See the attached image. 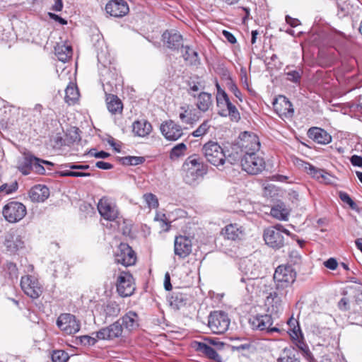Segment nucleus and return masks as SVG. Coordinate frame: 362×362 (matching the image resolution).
<instances>
[{
    "label": "nucleus",
    "instance_id": "obj_1",
    "mask_svg": "<svg viewBox=\"0 0 362 362\" xmlns=\"http://www.w3.org/2000/svg\"><path fill=\"white\" fill-rule=\"evenodd\" d=\"M182 170L185 173L184 179L186 183L192 185L199 177L207 173V165L197 155L189 156L182 165Z\"/></svg>",
    "mask_w": 362,
    "mask_h": 362
},
{
    "label": "nucleus",
    "instance_id": "obj_2",
    "mask_svg": "<svg viewBox=\"0 0 362 362\" xmlns=\"http://www.w3.org/2000/svg\"><path fill=\"white\" fill-rule=\"evenodd\" d=\"M216 88L218 114L221 117H229L231 121L238 122L240 119V112L230 100L226 92L221 88L218 81L216 82Z\"/></svg>",
    "mask_w": 362,
    "mask_h": 362
},
{
    "label": "nucleus",
    "instance_id": "obj_3",
    "mask_svg": "<svg viewBox=\"0 0 362 362\" xmlns=\"http://www.w3.org/2000/svg\"><path fill=\"white\" fill-rule=\"evenodd\" d=\"M202 152L206 160L214 166L223 165L226 153L216 141H209L202 146Z\"/></svg>",
    "mask_w": 362,
    "mask_h": 362
},
{
    "label": "nucleus",
    "instance_id": "obj_4",
    "mask_svg": "<svg viewBox=\"0 0 362 362\" xmlns=\"http://www.w3.org/2000/svg\"><path fill=\"white\" fill-rule=\"evenodd\" d=\"M98 60L100 63L105 64V61L103 60L102 54H98ZM100 81L105 93L112 92L113 88L119 83L120 77L119 72L115 67H107L104 64V67L100 69Z\"/></svg>",
    "mask_w": 362,
    "mask_h": 362
},
{
    "label": "nucleus",
    "instance_id": "obj_5",
    "mask_svg": "<svg viewBox=\"0 0 362 362\" xmlns=\"http://www.w3.org/2000/svg\"><path fill=\"white\" fill-rule=\"evenodd\" d=\"M115 286L117 293L122 298L131 296L136 289L133 276L126 271L119 272Z\"/></svg>",
    "mask_w": 362,
    "mask_h": 362
},
{
    "label": "nucleus",
    "instance_id": "obj_6",
    "mask_svg": "<svg viewBox=\"0 0 362 362\" xmlns=\"http://www.w3.org/2000/svg\"><path fill=\"white\" fill-rule=\"evenodd\" d=\"M296 273L289 265H280L274 272V280L277 289H283L291 286L296 279Z\"/></svg>",
    "mask_w": 362,
    "mask_h": 362
},
{
    "label": "nucleus",
    "instance_id": "obj_7",
    "mask_svg": "<svg viewBox=\"0 0 362 362\" xmlns=\"http://www.w3.org/2000/svg\"><path fill=\"white\" fill-rule=\"evenodd\" d=\"M241 166L248 174L257 175L265 168V162L262 157L255 153L244 154L241 158Z\"/></svg>",
    "mask_w": 362,
    "mask_h": 362
},
{
    "label": "nucleus",
    "instance_id": "obj_8",
    "mask_svg": "<svg viewBox=\"0 0 362 362\" xmlns=\"http://www.w3.org/2000/svg\"><path fill=\"white\" fill-rule=\"evenodd\" d=\"M58 328L66 335H74L79 332L81 322L71 313H62L56 322Z\"/></svg>",
    "mask_w": 362,
    "mask_h": 362
},
{
    "label": "nucleus",
    "instance_id": "obj_9",
    "mask_svg": "<svg viewBox=\"0 0 362 362\" xmlns=\"http://www.w3.org/2000/svg\"><path fill=\"white\" fill-rule=\"evenodd\" d=\"M228 315L223 311H214L209 316L208 326L215 334H223L230 325Z\"/></svg>",
    "mask_w": 362,
    "mask_h": 362
},
{
    "label": "nucleus",
    "instance_id": "obj_10",
    "mask_svg": "<svg viewBox=\"0 0 362 362\" xmlns=\"http://www.w3.org/2000/svg\"><path fill=\"white\" fill-rule=\"evenodd\" d=\"M238 146L244 154L255 153L260 148V142L258 136L252 132H244L239 136Z\"/></svg>",
    "mask_w": 362,
    "mask_h": 362
},
{
    "label": "nucleus",
    "instance_id": "obj_11",
    "mask_svg": "<svg viewBox=\"0 0 362 362\" xmlns=\"http://www.w3.org/2000/svg\"><path fill=\"white\" fill-rule=\"evenodd\" d=\"M26 207L21 202H11L6 204L2 211L5 219L10 223H16L26 215Z\"/></svg>",
    "mask_w": 362,
    "mask_h": 362
},
{
    "label": "nucleus",
    "instance_id": "obj_12",
    "mask_svg": "<svg viewBox=\"0 0 362 362\" xmlns=\"http://www.w3.org/2000/svg\"><path fill=\"white\" fill-rule=\"evenodd\" d=\"M115 262L124 267L134 265L136 262V253L128 244L121 243L115 252Z\"/></svg>",
    "mask_w": 362,
    "mask_h": 362
},
{
    "label": "nucleus",
    "instance_id": "obj_13",
    "mask_svg": "<svg viewBox=\"0 0 362 362\" xmlns=\"http://www.w3.org/2000/svg\"><path fill=\"white\" fill-rule=\"evenodd\" d=\"M21 286L23 292L33 299L38 298L43 291V288L38 279L31 275L22 276Z\"/></svg>",
    "mask_w": 362,
    "mask_h": 362
},
{
    "label": "nucleus",
    "instance_id": "obj_14",
    "mask_svg": "<svg viewBox=\"0 0 362 362\" xmlns=\"http://www.w3.org/2000/svg\"><path fill=\"white\" fill-rule=\"evenodd\" d=\"M250 323L253 329L265 331L267 333L279 332L280 329L276 327H272L273 317L269 313L257 315L250 319Z\"/></svg>",
    "mask_w": 362,
    "mask_h": 362
},
{
    "label": "nucleus",
    "instance_id": "obj_15",
    "mask_svg": "<svg viewBox=\"0 0 362 362\" xmlns=\"http://www.w3.org/2000/svg\"><path fill=\"white\" fill-rule=\"evenodd\" d=\"M282 226L276 225L264 230V240L269 247L279 249L284 245V236L281 230Z\"/></svg>",
    "mask_w": 362,
    "mask_h": 362
},
{
    "label": "nucleus",
    "instance_id": "obj_16",
    "mask_svg": "<svg viewBox=\"0 0 362 362\" xmlns=\"http://www.w3.org/2000/svg\"><path fill=\"white\" fill-rule=\"evenodd\" d=\"M123 328L119 320L110 325L100 329L95 333L97 339L100 340H112L122 335Z\"/></svg>",
    "mask_w": 362,
    "mask_h": 362
},
{
    "label": "nucleus",
    "instance_id": "obj_17",
    "mask_svg": "<svg viewBox=\"0 0 362 362\" xmlns=\"http://www.w3.org/2000/svg\"><path fill=\"white\" fill-rule=\"evenodd\" d=\"M273 107L280 117L289 118L291 117L294 113L291 103L284 95H279L275 99L273 102Z\"/></svg>",
    "mask_w": 362,
    "mask_h": 362
},
{
    "label": "nucleus",
    "instance_id": "obj_18",
    "mask_svg": "<svg viewBox=\"0 0 362 362\" xmlns=\"http://www.w3.org/2000/svg\"><path fill=\"white\" fill-rule=\"evenodd\" d=\"M160 129L165 138L169 141H176L183 135L182 127L173 120L163 123Z\"/></svg>",
    "mask_w": 362,
    "mask_h": 362
},
{
    "label": "nucleus",
    "instance_id": "obj_19",
    "mask_svg": "<svg viewBox=\"0 0 362 362\" xmlns=\"http://www.w3.org/2000/svg\"><path fill=\"white\" fill-rule=\"evenodd\" d=\"M98 210L102 217L108 221H115L118 216V211L115 204L103 197L98 204Z\"/></svg>",
    "mask_w": 362,
    "mask_h": 362
},
{
    "label": "nucleus",
    "instance_id": "obj_20",
    "mask_svg": "<svg viewBox=\"0 0 362 362\" xmlns=\"http://www.w3.org/2000/svg\"><path fill=\"white\" fill-rule=\"evenodd\" d=\"M105 11L111 16L121 18L128 13L129 8L124 0H110L105 6Z\"/></svg>",
    "mask_w": 362,
    "mask_h": 362
},
{
    "label": "nucleus",
    "instance_id": "obj_21",
    "mask_svg": "<svg viewBox=\"0 0 362 362\" xmlns=\"http://www.w3.org/2000/svg\"><path fill=\"white\" fill-rule=\"evenodd\" d=\"M192 240L184 235L177 236L174 243V252L180 258L187 257L192 252Z\"/></svg>",
    "mask_w": 362,
    "mask_h": 362
},
{
    "label": "nucleus",
    "instance_id": "obj_22",
    "mask_svg": "<svg viewBox=\"0 0 362 362\" xmlns=\"http://www.w3.org/2000/svg\"><path fill=\"white\" fill-rule=\"evenodd\" d=\"M192 347L210 360L214 362H222V357L217 353V349L210 346L207 342L194 341Z\"/></svg>",
    "mask_w": 362,
    "mask_h": 362
},
{
    "label": "nucleus",
    "instance_id": "obj_23",
    "mask_svg": "<svg viewBox=\"0 0 362 362\" xmlns=\"http://www.w3.org/2000/svg\"><path fill=\"white\" fill-rule=\"evenodd\" d=\"M163 42L172 49H178L182 42V36L175 30H166L162 35Z\"/></svg>",
    "mask_w": 362,
    "mask_h": 362
},
{
    "label": "nucleus",
    "instance_id": "obj_24",
    "mask_svg": "<svg viewBox=\"0 0 362 362\" xmlns=\"http://www.w3.org/2000/svg\"><path fill=\"white\" fill-rule=\"evenodd\" d=\"M225 238L230 240H239L244 236L243 227L237 223H230L226 226L221 231Z\"/></svg>",
    "mask_w": 362,
    "mask_h": 362
},
{
    "label": "nucleus",
    "instance_id": "obj_25",
    "mask_svg": "<svg viewBox=\"0 0 362 362\" xmlns=\"http://www.w3.org/2000/svg\"><path fill=\"white\" fill-rule=\"evenodd\" d=\"M310 139L320 144H327L331 142L332 136L323 129L319 127H311L308 132Z\"/></svg>",
    "mask_w": 362,
    "mask_h": 362
},
{
    "label": "nucleus",
    "instance_id": "obj_26",
    "mask_svg": "<svg viewBox=\"0 0 362 362\" xmlns=\"http://www.w3.org/2000/svg\"><path fill=\"white\" fill-rule=\"evenodd\" d=\"M265 305L267 307L268 313L272 315H276L282 310L281 297L276 291L270 293L266 298Z\"/></svg>",
    "mask_w": 362,
    "mask_h": 362
},
{
    "label": "nucleus",
    "instance_id": "obj_27",
    "mask_svg": "<svg viewBox=\"0 0 362 362\" xmlns=\"http://www.w3.org/2000/svg\"><path fill=\"white\" fill-rule=\"evenodd\" d=\"M49 196V189L42 185H37L33 187L29 192V197L34 202H43Z\"/></svg>",
    "mask_w": 362,
    "mask_h": 362
},
{
    "label": "nucleus",
    "instance_id": "obj_28",
    "mask_svg": "<svg viewBox=\"0 0 362 362\" xmlns=\"http://www.w3.org/2000/svg\"><path fill=\"white\" fill-rule=\"evenodd\" d=\"M122 327L129 331L136 329L139 327V317L138 314L132 310L127 312L119 320Z\"/></svg>",
    "mask_w": 362,
    "mask_h": 362
},
{
    "label": "nucleus",
    "instance_id": "obj_29",
    "mask_svg": "<svg viewBox=\"0 0 362 362\" xmlns=\"http://www.w3.org/2000/svg\"><path fill=\"white\" fill-rule=\"evenodd\" d=\"M304 168L309 175L319 182H325L326 184L329 183V174L324 170L317 168L308 163H304Z\"/></svg>",
    "mask_w": 362,
    "mask_h": 362
},
{
    "label": "nucleus",
    "instance_id": "obj_30",
    "mask_svg": "<svg viewBox=\"0 0 362 362\" xmlns=\"http://www.w3.org/2000/svg\"><path fill=\"white\" fill-rule=\"evenodd\" d=\"M304 168L309 175L319 182H325L326 184L329 183V174L324 170L317 168L308 163H304Z\"/></svg>",
    "mask_w": 362,
    "mask_h": 362
},
{
    "label": "nucleus",
    "instance_id": "obj_31",
    "mask_svg": "<svg viewBox=\"0 0 362 362\" xmlns=\"http://www.w3.org/2000/svg\"><path fill=\"white\" fill-rule=\"evenodd\" d=\"M4 245L8 252L15 253L23 247L24 242L19 235H8L6 237Z\"/></svg>",
    "mask_w": 362,
    "mask_h": 362
},
{
    "label": "nucleus",
    "instance_id": "obj_32",
    "mask_svg": "<svg viewBox=\"0 0 362 362\" xmlns=\"http://www.w3.org/2000/svg\"><path fill=\"white\" fill-rule=\"evenodd\" d=\"M151 131V124L146 119L137 120L133 123V132L138 136L144 137L150 134Z\"/></svg>",
    "mask_w": 362,
    "mask_h": 362
},
{
    "label": "nucleus",
    "instance_id": "obj_33",
    "mask_svg": "<svg viewBox=\"0 0 362 362\" xmlns=\"http://www.w3.org/2000/svg\"><path fill=\"white\" fill-rule=\"evenodd\" d=\"M33 158L34 156L28 153L18 159L17 168L23 175H28L32 171Z\"/></svg>",
    "mask_w": 362,
    "mask_h": 362
},
{
    "label": "nucleus",
    "instance_id": "obj_34",
    "mask_svg": "<svg viewBox=\"0 0 362 362\" xmlns=\"http://www.w3.org/2000/svg\"><path fill=\"white\" fill-rule=\"evenodd\" d=\"M106 103L109 112L112 114L121 113L123 105L118 97L113 94L106 93Z\"/></svg>",
    "mask_w": 362,
    "mask_h": 362
},
{
    "label": "nucleus",
    "instance_id": "obj_35",
    "mask_svg": "<svg viewBox=\"0 0 362 362\" xmlns=\"http://www.w3.org/2000/svg\"><path fill=\"white\" fill-rule=\"evenodd\" d=\"M55 54L59 61L67 62L72 56V47L64 44H57L54 47Z\"/></svg>",
    "mask_w": 362,
    "mask_h": 362
},
{
    "label": "nucleus",
    "instance_id": "obj_36",
    "mask_svg": "<svg viewBox=\"0 0 362 362\" xmlns=\"http://www.w3.org/2000/svg\"><path fill=\"white\" fill-rule=\"evenodd\" d=\"M211 105L212 100L211 94L206 92H202L198 95L197 107L200 111L203 112H206Z\"/></svg>",
    "mask_w": 362,
    "mask_h": 362
},
{
    "label": "nucleus",
    "instance_id": "obj_37",
    "mask_svg": "<svg viewBox=\"0 0 362 362\" xmlns=\"http://www.w3.org/2000/svg\"><path fill=\"white\" fill-rule=\"evenodd\" d=\"M186 295L182 293H173L169 299V303L174 310H180L187 304Z\"/></svg>",
    "mask_w": 362,
    "mask_h": 362
},
{
    "label": "nucleus",
    "instance_id": "obj_38",
    "mask_svg": "<svg viewBox=\"0 0 362 362\" xmlns=\"http://www.w3.org/2000/svg\"><path fill=\"white\" fill-rule=\"evenodd\" d=\"M278 362H300L298 354L294 349H284Z\"/></svg>",
    "mask_w": 362,
    "mask_h": 362
},
{
    "label": "nucleus",
    "instance_id": "obj_39",
    "mask_svg": "<svg viewBox=\"0 0 362 362\" xmlns=\"http://www.w3.org/2000/svg\"><path fill=\"white\" fill-rule=\"evenodd\" d=\"M105 317H116L120 312V306L115 301H109L103 305Z\"/></svg>",
    "mask_w": 362,
    "mask_h": 362
},
{
    "label": "nucleus",
    "instance_id": "obj_40",
    "mask_svg": "<svg viewBox=\"0 0 362 362\" xmlns=\"http://www.w3.org/2000/svg\"><path fill=\"white\" fill-rule=\"evenodd\" d=\"M182 57L191 65H196L198 62V54L188 46L183 47Z\"/></svg>",
    "mask_w": 362,
    "mask_h": 362
},
{
    "label": "nucleus",
    "instance_id": "obj_41",
    "mask_svg": "<svg viewBox=\"0 0 362 362\" xmlns=\"http://www.w3.org/2000/svg\"><path fill=\"white\" fill-rule=\"evenodd\" d=\"M296 341L297 347L301 351L302 354L305 358L309 362H315V358L310 352L308 346L304 341L303 337Z\"/></svg>",
    "mask_w": 362,
    "mask_h": 362
},
{
    "label": "nucleus",
    "instance_id": "obj_42",
    "mask_svg": "<svg viewBox=\"0 0 362 362\" xmlns=\"http://www.w3.org/2000/svg\"><path fill=\"white\" fill-rule=\"evenodd\" d=\"M79 93L76 86H68L65 90V101L69 104L74 103L78 98Z\"/></svg>",
    "mask_w": 362,
    "mask_h": 362
},
{
    "label": "nucleus",
    "instance_id": "obj_43",
    "mask_svg": "<svg viewBox=\"0 0 362 362\" xmlns=\"http://www.w3.org/2000/svg\"><path fill=\"white\" fill-rule=\"evenodd\" d=\"M145 158L142 156H124L119 158V162L124 165H137L142 164Z\"/></svg>",
    "mask_w": 362,
    "mask_h": 362
},
{
    "label": "nucleus",
    "instance_id": "obj_44",
    "mask_svg": "<svg viewBox=\"0 0 362 362\" xmlns=\"http://www.w3.org/2000/svg\"><path fill=\"white\" fill-rule=\"evenodd\" d=\"M271 215L279 219V220H286L288 217V213L286 209L281 205H276L272 208Z\"/></svg>",
    "mask_w": 362,
    "mask_h": 362
},
{
    "label": "nucleus",
    "instance_id": "obj_45",
    "mask_svg": "<svg viewBox=\"0 0 362 362\" xmlns=\"http://www.w3.org/2000/svg\"><path fill=\"white\" fill-rule=\"evenodd\" d=\"M211 127L210 121L204 120L192 133L194 137H201L205 135Z\"/></svg>",
    "mask_w": 362,
    "mask_h": 362
},
{
    "label": "nucleus",
    "instance_id": "obj_46",
    "mask_svg": "<svg viewBox=\"0 0 362 362\" xmlns=\"http://www.w3.org/2000/svg\"><path fill=\"white\" fill-rule=\"evenodd\" d=\"M186 149L187 146L184 143L177 144L170 151V159L174 160L184 155V152L185 151Z\"/></svg>",
    "mask_w": 362,
    "mask_h": 362
},
{
    "label": "nucleus",
    "instance_id": "obj_47",
    "mask_svg": "<svg viewBox=\"0 0 362 362\" xmlns=\"http://www.w3.org/2000/svg\"><path fill=\"white\" fill-rule=\"evenodd\" d=\"M148 207L150 209H156L159 206L158 200L156 196L152 193H146L143 195Z\"/></svg>",
    "mask_w": 362,
    "mask_h": 362
},
{
    "label": "nucleus",
    "instance_id": "obj_48",
    "mask_svg": "<svg viewBox=\"0 0 362 362\" xmlns=\"http://www.w3.org/2000/svg\"><path fill=\"white\" fill-rule=\"evenodd\" d=\"M69 358V354L63 350L54 351L52 354V360L53 362H67Z\"/></svg>",
    "mask_w": 362,
    "mask_h": 362
},
{
    "label": "nucleus",
    "instance_id": "obj_49",
    "mask_svg": "<svg viewBox=\"0 0 362 362\" xmlns=\"http://www.w3.org/2000/svg\"><path fill=\"white\" fill-rule=\"evenodd\" d=\"M303 71L300 69L290 71L286 73V79L296 84H299Z\"/></svg>",
    "mask_w": 362,
    "mask_h": 362
},
{
    "label": "nucleus",
    "instance_id": "obj_50",
    "mask_svg": "<svg viewBox=\"0 0 362 362\" xmlns=\"http://www.w3.org/2000/svg\"><path fill=\"white\" fill-rule=\"evenodd\" d=\"M33 168L32 171L39 174V175H45L46 173L45 168L43 165V163L42 162V159L38 158L34 156L33 159Z\"/></svg>",
    "mask_w": 362,
    "mask_h": 362
},
{
    "label": "nucleus",
    "instance_id": "obj_51",
    "mask_svg": "<svg viewBox=\"0 0 362 362\" xmlns=\"http://www.w3.org/2000/svg\"><path fill=\"white\" fill-rule=\"evenodd\" d=\"M58 174L62 177H89L91 175L89 173L77 172L71 170V169L60 170Z\"/></svg>",
    "mask_w": 362,
    "mask_h": 362
},
{
    "label": "nucleus",
    "instance_id": "obj_52",
    "mask_svg": "<svg viewBox=\"0 0 362 362\" xmlns=\"http://www.w3.org/2000/svg\"><path fill=\"white\" fill-rule=\"evenodd\" d=\"M18 189V183L17 182H13L11 184L5 183L0 186V193L4 192L5 194H9Z\"/></svg>",
    "mask_w": 362,
    "mask_h": 362
},
{
    "label": "nucleus",
    "instance_id": "obj_53",
    "mask_svg": "<svg viewBox=\"0 0 362 362\" xmlns=\"http://www.w3.org/2000/svg\"><path fill=\"white\" fill-rule=\"evenodd\" d=\"M339 197L340 199L343 202L347 204L351 209H356L357 208L356 204L351 199L350 196L346 192L340 191L339 192Z\"/></svg>",
    "mask_w": 362,
    "mask_h": 362
},
{
    "label": "nucleus",
    "instance_id": "obj_54",
    "mask_svg": "<svg viewBox=\"0 0 362 362\" xmlns=\"http://www.w3.org/2000/svg\"><path fill=\"white\" fill-rule=\"evenodd\" d=\"M78 339L81 344L88 346H94L98 339L97 337L95 338L88 335L80 336Z\"/></svg>",
    "mask_w": 362,
    "mask_h": 362
},
{
    "label": "nucleus",
    "instance_id": "obj_55",
    "mask_svg": "<svg viewBox=\"0 0 362 362\" xmlns=\"http://www.w3.org/2000/svg\"><path fill=\"white\" fill-rule=\"evenodd\" d=\"M288 332L289 333L291 337L293 340H297L298 339L303 338V334L298 325L289 329V331Z\"/></svg>",
    "mask_w": 362,
    "mask_h": 362
},
{
    "label": "nucleus",
    "instance_id": "obj_56",
    "mask_svg": "<svg viewBox=\"0 0 362 362\" xmlns=\"http://www.w3.org/2000/svg\"><path fill=\"white\" fill-rule=\"evenodd\" d=\"M204 342H207V344H209L210 346L213 345L214 349H216L217 350H221L225 345L223 342L209 339H205Z\"/></svg>",
    "mask_w": 362,
    "mask_h": 362
},
{
    "label": "nucleus",
    "instance_id": "obj_57",
    "mask_svg": "<svg viewBox=\"0 0 362 362\" xmlns=\"http://www.w3.org/2000/svg\"><path fill=\"white\" fill-rule=\"evenodd\" d=\"M324 265L331 270H334L337 269L338 263L334 258L331 257L324 262Z\"/></svg>",
    "mask_w": 362,
    "mask_h": 362
},
{
    "label": "nucleus",
    "instance_id": "obj_58",
    "mask_svg": "<svg viewBox=\"0 0 362 362\" xmlns=\"http://www.w3.org/2000/svg\"><path fill=\"white\" fill-rule=\"evenodd\" d=\"M228 88L237 98H238L240 101H242L241 92L240 91V90L238 89V88L234 83L231 82L229 84Z\"/></svg>",
    "mask_w": 362,
    "mask_h": 362
},
{
    "label": "nucleus",
    "instance_id": "obj_59",
    "mask_svg": "<svg viewBox=\"0 0 362 362\" xmlns=\"http://www.w3.org/2000/svg\"><path fill=\"white\" fill-rule=\"evenodd\" d=\"M154 220L161 222V227H164V226H168V223L167 222V218L165 214L157 213L154 218Z\"/></svg>",
    "mask_w": 362,
    "mask_h": 362
},
{
    "label": "nucleus",
    "instance_id": "obj_60",
    "mask_svg": "<svg viewBox=\"0 0 362 362\" xmlns=\"http://www.w3.org/2000/svg\"><path fill=\"white\" fill-rule=\"evenodd\" d=\"M95 167L103 170H110L113 168V165L110 163L104 161H98L95 163Z\"/></svg>",
    "mask_w": 362,
    "mask_h": 362
},
{
    "label": "nucleus",
    "instance_id": "obj_61",
    "mask_svg": "<svg viewBox=\"0 0 362 362\" xmlns=\"http://www.w3.org/2000/svg\"><path fill=\"white\" fill-rule=\"evenodd\" d=\"M350 160L353 165L362 167V156L354 155L351 156Z\"/></svg>",
    "mask_w": 362,
    "mask_h": 362
},
{
    "label": "nucleus",
    "instance_id": "obj_62",
    "mask_svg": "<svg viewBox=\"0 0 362 362\" xmlns=\"http://www.w3.org/2000/svg\"><path fill=\"white\" fill-rule=\"evenodd\" d=\"M223 35L225 38L231 44H235L236 42V38L235 36L228 30H223Z\"/></svg>",
    "mask_w": 362,
    "mask_h": 362
},
{
    "label": "nucleus",
    "instance_id": "obj_63",
    "mask_svg": "<svg viewBox=\"0 0 362 362\" xmlns=\"http://www.w3.org/2000/svg\"><path fill=\"white\" fill-rule=\"evenodd\" d=\"M164 287L166 291H170L173 288L170 283V276L168 272L165 274Z\"/></svg>",
    "mask_w": 362,
    "mask_h": 362
},
{
    "label": "nucleus",
    "instance_id": "obj_64",
    "mask_svg": "<svg viewBox=\"0 0 362 362\" xmlns=\"http://www.w3.org/2000/svg\"><path fill=\"white\" fill-rule=\"evenodd\" d=\"M286 21L288 24H289L292 27H296L300 24V21L297 18H293L289 16H286Z\"/></svg>",
    "mask_w": 362,
    "mask_h": 362
}]
</instances>
